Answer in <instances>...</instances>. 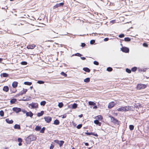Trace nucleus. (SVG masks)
<instances>
[{
	"label": "nucleus",
	"instance_id": "obj_32",
	"mask_svg": "<svg viewBox=\"0 0 149 149\" xmlns=\"http://www.w3.org/2000/svg\"><path fill=\"white\" fill-rule=\"evenodd\" d=\"M41 127L40 126H37L35 128V130L36 131H39L41 129Z\"/></svg>",
	"mask_w": 149,
	"mask_h": 149
},
{
	"label": "nucleus",
	"instance_id": "obj_62",
	"mask_svg": "<svg viewBox=\"0 0 149 149\" xmlns=\"http://www.w3.org/2000/svg\"><path fill=\"white\" fill-rule=\"evenodd\" d=\"M21 143V142H19V143L18 144V145L19 146H21L22 145V144Z\"/></svg>",
	"mask_w": 149,
	"mask_h": 149
},
{
	"label": "nucleus",
	"instance_id": "obj_56",
	"mask_svg": "<svg viewBox=\"0 0 149 149\" xmlns=\"http://www.w3.org/2000/svg\"><path fill=\"white\" fill-rule=\"evenodd\" d=\"M66 117V114H65L64 115H63L62 118H65Z\"/></svg>",
	"mask_w": 149,
	"mask_h": 149
},
{
	"label": "nucleus",
	"instance_id": "obj_53",
	"mask_svg": "<svg viewBox=\"0 0 149 149\" xmlns=\"http://www.w3.org/2000/svg\"><path fill=\"white\" fill-rule=\"evenodd\" d=\"M21 111H22L23 113H26H26H27V112L24 110H21Z\"/></svg>",
	"mask_w": 149,
	"mask_h": 149
},
{
	"label": "nucleus",
	"instance_id": "obj_61",
	"mask_svg": "<svg viewBox=\"0 0 149 149\" xmlns=\"http://www.w3.org/2000/svg\"><path fill=\"white\" fill-rule=\"evenodd\" d=\"M85 144L86 146H88V143H86Z\"/></svg>",
	"mask_w": 149,
	"mask_h": 149
},
{
	"label": "nucleus",
	"instance_id": "obj_63",
	"mask_svg": "<svg viewBox=\"0 0 149 149\" xmlns=\"http://www.w3.org/2000/svg\"><path fill=\"white\" fill-rule=\"evenodd\" d=\"M82 116H83V115L82 114H81V115H79V117H80V118L82 117Z\"/></svg>",
	"mask_w": 149,
	"mask_h": 149
},
{
	"label": "nucleus",
	"instance_id": "obj_28",
	"mask_svg": "<svg viewBox=\"0 0 149 149\" xmlns=\"http://www.w3.org/2000/svg\"><path fill=\"white\" fill-rule=\"evenodd\" d=\"M54 123L55 125H58L59 123V122L58 120L56 119L54 121Z\"/></svg>",
	"mask_w": 149,
	"mask_h": 149
},
{
	"label": "nucleus",
	"instance_id": "obj_37",
	"mask_svg": "<svg viewBox=\"0 0 149 149\" xmlns=\"http://www.w3.org/2000/svg\"><path fill=\"white\" fill-rule=\"evenodd\" d=\"M112 70H113L112 68H111L110 67H108L107 69V71H109V72H111V71H112Z\"/></svg>",
	"mask_w": 149,
	"mask_h": 149
},
{
	"label": "nucleus",
	"instance_id": "obj_21",
	"mask_svg": "<svg viewBox=\"0 0 149 149\" xmlns=\"http://www.w3.org/2000/svg\"><path fill=\"white\" fill-rule=\"evenodd\" d=\"M14 128L15 129H20V125L18 124H15L14 126Z\"/></svg>",
	"mask_w": 149,
	"mask_h": 149
},
{
	"label": "nucleus",
	"instance_id": "obj_8",
	"mask_svg": "<svg viewBox=\"0 0 149 149\" xmlns=\"http://www.w3.org/2000/svg\"><path fill=\"white\" fill-rule=\"evenodd\" d=\"M44 119L46 122L47 123H50L52 120V118L49 116H45L44 117Z\"/></svg>",
	"mask_w": 149,
	"mask_h": 149
},
{
	"label": "nucleus",
	"instance_id": "obj_58",
	"mask_svg": "<svg viewBox=\"0 0 149 149\" xmlns=\"http://www.w3.org/2000/svg\"><path fill=\"white\" fill-rule=\"evenodd\" d=\"M109 40V38H105L104 39V40L105 41H108Z\"/></svg>",
	"mask_w": 149,
	"mask_h": 149
},
{
	"label": "nucleus",
	"instance_id": "obj_17",
	"mask_svg": "<svg viewBox=\"0 0 149 149\" xmlns=\"http://www.w3.org/2000/svg\"><path fill=\"white\" fill-rule=\"evenodd\" d=\"M35 47V45H28L27 46V48L28 49H33Z\"/></svg>",
	"mask_w": 149,
	"mask_h": 149
},
{
	"label": "nucleus",
	"instance_id": "obj_13",
	"mask_svg": "<svg viewBox=\"0 0 149 149\" xmlns=\"http://www.w3.org/2000/svg\"><path fill=\"white\" fill-rule=\"evenodd\" d=\"M27 91V89H24L23 90L19 93V95H22L25 94Z\"/></svg>",
	"mask_w": 149,
	"mask_h": 149
},
{
	"label": "nucleus",
	"instance_id": "obj_2",
	"mask_svg": "<svg viewBox=\"0 0 149 149\" xmlns=\"http://www.w3.org/2000/svg\"><path fill=\"white\" fill-rule=\"evenodd\" d=\"M36 139V137L33 135H30L26 139V142L27 144H29L31 142Z\"/></svg>",
	"mask_w": 149,
	"mask_h": 149
},
{
	"label": "nucleus",
	"instance_id": "obj_11",
	"mask_svg": "<svg viewBox=\"0 0 149 149\" xmlns=\"http://www.w3.org/2000/svg\"><path fill=\"white\" fill-rule=\"evenodd\" d=\"M111 122L115 123H118V121L116 119L114 118L113 117L111 116Z\"/></svg>",
	"mask_w": 149,
	"mask_h": 149
},
{
	"label": "nucleus",
	"instance_id": "obj_40",
	"mask_svg": "<svg viewBox=\"0 0 149 149\" xmlns=\"http://www.w3.org/2000/svg\"><path fill=\"white\" fill-rule=\"evenodd\" d=\"M4 112L3 111L1 110L0 111V115L1 116H4Z\"/></svg>",
	"mask_w": 149,
	"mask_h": 149
},
{
	"label": "nucleus",
	"instance_id": "obj_24",
	"mask_svg": "<svg viewBox=\"0 0 149 149\" xmlns=\"http://www.w3.org/2000/svg\"><path fill=\"white\" fill-rule=\"evenodd\" d=\"M95 118L96 119L98 120H101L102 119V116L100 115H98Z\"/></svg>",
	"mask_w": 149,
	"mask_h": 149
},
{
	"label": "nucleus",
	"instance_id": "obj_4",
	"mask_svg": "<svg viewBox=\"0 0 149 149\" xmlns=\"http://www.w3.org/2000/svg\"><path fill=\"white\" fill-rule=\"evenodd\" d=\"M146 87V85L142 84H138L137 86V88L139 90L145 88Z\"/></svg>",
	"mask_w": 149,
	"mask_h": 149
},
{
	"label": "nucleus",
	"instance_id": "obj_9",
	"mask_svg": "<svg viewBox=\"0 0 149 149\" xmlns=\"http://www.w3.org/2000/svg\"><path fill=\"white\" fill-rule=\"evenodd\" d=\"M116 102H111L109 103L108 106V107L109 108H112L116 104Z\"/></svg>",
	"mask_w": 149,
	"mask_h": 149
},
{
	"label": "nucleus",
	"instance_id": "obj_22",
	"mask_svg": "<svg viewBox=\"0 0 149 149\" xmlns=\"http://www.w3.org/2000/svg\"><path fill=\"white\" fill-rule=\"evenodd\" d=\"M94 123L96 125H98L99 126H100L101 125V123L99 122L98 120H94Z\"/></svg>",
	"mask_w": 149,
	"mask_h": 149
},
{
	"label": "nucleus",
	"instance_id": "obj_44",
	"mask_svg": "<svg viewBox=\"0 0 149 149\" xmlns=\"http://www.w3.org/2000/svg\"><path fill=\"white\" fill-rule=\"evenodd\" d=\"M125 36V35L123 34H122L119 35L118 37L120 38H122Z\"/></svg>",
	"mask_w": 149,
	"mask_h": 149
},
{
	"label": "nucleus",
	"instance_id": "obj_52",
	"mask_svg": "<svg viewBox=\"0 0 149 149\" xmlns=\"http://www.w3.org/2000/svg\"><path fill=\"white\" fill-rule=\"evenodd\" d=\"M93 63L94 64L96 65H99L98 62L97 61H94L93 62Z\"/></svg>",
	"mask_w": 149,
	"mask_h": 149
},
{
	"label": "nucleus",
	"instance_id": "obj_60",
	"mask_svg": "<svg viewBox=\"0 0 149 149\" xmlns=\"http://www.w3.org/2000/svg\"><path fill=\"white\" fill-rule=\"evenodd\" d=\"M97 107L96 106H94L93 107V109H97Z\"/></svg>",
	"mask_w": 149,
	"mask_h": 149
},
{
	"label": "nucleus",
	"instance_id": "obj_43",
	"mask_svg": "<svg viewBox=\"0 0 149 149\" xmlns=\"http://www.w3.org/2000/svg\"><path fill=\"white\" fill-rule=\"evenodd\" d=\"M61 74L63 76H64L65 77H66L67 75L64 72H62L61 73Z\"/></svg>",
	"mask_w": 149,
	"mask_h": 149
},
{
	"label": "nucleus",
	"instance_id": "obj_30",
	"mask_svg": "<svg viewBox=\"0 0 149 149\" xmlns=\"http://www.w3.org/2000/svg\"><path fill=\"white\" fill-rule=\"evenodd\" d=\"M136 109H139V108L141 107V105L140 104L137 103L136 104V106H135Z\"/></svg>",
	"mask_w": 149,
	"mask_h": 149
},
{
	"label": "nucleus",
	"instance_id": "obj_10",
	"mask_svg": "<svg viewBox=\"0 0 149 149\" xmlns=\"http://www.w3.org/2000/svg\"><path fill=\"white\" fill-rule=\"evenodd\" d=\"M64 3H59L56 4L53 7V9H55L56 8L59 7L61 6H62L63 5Z\"/></svg>",
	"mask_w": 149,
	"mask_h": 149
},
{
	"label": "nucleus",
	"instance_id": "obj_29",
	"mask_svg": "<svg viewBox=\"0 0 149 149\" xmlns=\"http://www.w3.org/2000/svg\"><path fill=\"white\" fill-rule=\"evenodd\" d=\"M90 81V79L89 78H87L84 80V81L86 83H88Z\"/></svg>",
	"mask_w": 149,
	"mask_h": 149
},
{
	"label": "nucleus",
	"instance_id": "obj_14",
	"mask_svg": "<svg viewBox=\"0 0 149 149\" xmlns=\"http://www.w3.org/2000/svg\"><path fill=\"white\" fill-rule=\"evenodd\" d=\"M86 134L87 135H93L95 136H97L98 135L97 134H95L93 132H87L86 133Z\"/></svg>",
	"mask_w": 149,
	"mask_h": 149
},
{
	"label": "nucleus",
	"instance_id": "obj_45",
	"mask_svg": "<svg viewBox=\"0 0 149 149\" xmlns=\"http://www.w3.org/2000/svg\"><path fill=\"white\" fill-rule=\"evenodd\" d=\"M126 70L127 72L129 73H130L131 72V71L128 68H127Z\"/></svg>",
	"mask_w": 149,
	"mask_h": 149
},
{
	"label": "nucleus",
	"instance_id": "obj_6",
	"mask_svg": "<svg viewBox=\"0 0 149 149\" xmlns=\"http://www.w3.org/2000/svg\"><path fill=\"white\" fill-rule=\"evenodd\" d=\"M121 50L125 53H128L129 51V48L125 47H122V48H121Z\"/></svg>",
	"mask_w": 149,
	"mask_h": 149
},
{
	"label": "nucleus",
	"instance_id": "obj_25",
	"mask_svg": "<svg viewBox=\"0 0 149 149\" xmlns=\"http://www.w3.org/2000/svg\"><path fill=\"white\" fill-rule=\"evenodd\" d=\"M83 70L86 72H90V70L87 68H83Z\"/></svg>",
	"mask_w": 149,
	"mask_h": 149
},
{
	"label": "nucleus",
	"instance_id": "obj_31",
	"mask_svg": "<svg viewBox=\"0 0 149 149\" xmlns=\"http://www.w3.org/2000/svg\"><path fill=\"white\" fill-rule=\"evenodd\" d=\"M24 84L25 85L30 86L32 84V83L31 82H29L28 81L25 82Z\"/></svg>",
	"mask_w": 149,
	"mask_h": 149
},
{
	"label": "nucleus",
	"instance_id": "obj_27",
	"mask_svg": "<svg viewBox=\"0 0 149 149\" xmlns=\"http://www.w3.org/2000/svg\"><path fill=\"white\" fill-rule=\"evenodd\" d=\"M1 76H3V77H7L8 76V74L6 73H3L1 74Z\"/></svg>",
	"mask_w": 149,
	"mask_h": 149
},
{
	"label": "nucleus",
	"instance_id": "obj_46",
	"mask_svg": "<svg viewBox=\"0 0 149 149\" xmlns=\"http://www.w3.org/2000/svg\"><path fill=\"white\" fill-rule=\"evenodd\" d=\"M81 127L82 125L79 124L77 125V128L78 129H79Z\"/></svg>",
	"mask_w": 149,
	"mask_h": 149
},
{
	"label": "nucleus",
	"instance_id": "obj_38",
	"mask_svg": "<svg viewBox=\"0 0 149 149\" xmlns=\"http://www.w3.org/2000/svg\"><path fill=\"white\" fill-rule=\"evenodd\" d=\"M46 103V102L45 101H44L41 102L40 104L41 105L44 106L45 105Z\"/></svg>",
	"mask_w": 149,
	"mask_h": 149
},
{
	"label": "nucleus",
	"instance_id": "obj_15",
	"mask_svg": "<svg viewBox=\"0 0 149 149\" xmlns=\"http://www.w3.org/2000/svg\"><path fill=\"white\" fill-rule=\"evenodd\" d=\"M6 122L9 124H12L13 123V121L12 120H10L8 118H7L6 119Z\"/></svg>",
	"mask_w": 149,
	"mask_h": 149
},
{
	"label": "nucleus",
	"instance_id": "obj_23",
	"mask_svg": "<svg viewBox=\"0 0 149 149\" xmlns=\"http://www.w3.org/2000/svg\"><path fill=\"white\" fill-rule=\"evenodd\" d=\"M44 113V111H41L40 112L38 113L37 114V116L38 117L41 116L43 115Z\"/></svg>",
	"mask_w": 149,
	"mask_h": 149
},
{
	"label": "nucleus",
	"instance_id": "obj_55",
	"mask_svg": "<svg viewBox=\"0 0 149 149\" xmlns=\"http://www.w3.org/2000/svg\"><path fill=\"white\" fill-rule=\"evenodd\" d=\"M85 45H86V44L84 43H82L81 44V47H83L85 46Z\"/></svg>",
	"mask_w": 149,
	"mask_h": 149
},
{
	"label": "nucleus",
	"instance_id": "obj_19",
	"mask_svg": "<svg viewBox=\"0 0 149 149\" xmlns=\"http://www.w3.org/2000/svg\"><path fill=\"white\" fill-rule=\"evenodd\" d=\"M148 68H138V70L139 72H146V70H147Z\"/></svg>",
	"mask_w": 149,
	"mask_h": 149
},
{
	"label": "nucleus",
	"instance_id": "obj_1",
	"mask_svg": "<svg viewBox=\"0 0 149 149\" xmlns=\"http://www.w3.org/2000/svg\"><path fill=\"white\" fill-rule=\"evenodd\" d=\"M134 110V107L133 106H125L121 107L118 108L117 110L118 111L123 112L129 110L133 111Z\"/></svg>",
	"mask_w": 149,
	"mask_h": 149
},
{
	"label": "nucleus",
	"instance_id": "obj_59",
	"mask_svg": "<svg viewBox=\"0 0 149 149\" xmlns=\"http://www.w3.org/2000/svg\"><path fill=\"white\" fill-rule=\"evenodd\" d=\"M81 58L83 60H84L86 59L85 57H81Z\"/></svg>",
	"mask_w": 149,
	"mask_h": 149
},
{
	"label": "nucleus",
	"instance_id": "obj_34",
	"mask_svg": "<svg viewBox=\"0 0 149 149\" xmlns=\"http://www.w3.org/2000/svg\"><path fill=\"white\" fill-rule=\"evenodd\" d=\"M89 104L90 105L93 106H95L96 104L95 103L92 101H89Z\"/></svg>",
	"mask_w": 149,
	"mask_h": 149
},
{
	"label": "nucleus",
	"instance_id": "obj_48",
	"mask_svg": "<svg viewBox=\"0 0 149 149\" xmlns=\"http://www.w3.org/2000/svg\"><path fill=\"white\" fill-rule=\"evenodd\" d=\"M45 128L43 127L40 130V132L41 133H43L44 132V130H45Z\"/></svg>",
	"mask_w": 149,
	"mask_h": 149
},
{
	"label": "nucleus",
	"instance_id": "obj_47",
	"mask_svg": "<svg viewBox=\"0 0 149 149\" xmlns=\"http://www.w3.org/2000/svg\"><path fill=\"white\" fill-rule=\"evenodd\" d=\"M95 42V40H91L90 42V43L91 44H93Z\"/></svg>",
	"mask_w": 149,
	"mask_h": 149
},
{
	"label": "nucleus",
	"instance_id": "obj_39",
	"mask_svg": "<svg viewBox=\"0 0 149 149\" xmlns=\"http://www.w3.org/2000/svg\"><path fill=\"white\" fill-rule=\"evenodd\" d=\"M63 105V104L62 102L59 103L58 104V106L60 108L62 107Z\"/></svg>",
	"mask_w": 149,
	"mask_h": 149
},
{
	"label": "nucleus",
	"instance_id": "obj_49",
	"mask_svg": "<svg viewBox=\"0 0 149 149\" xmlns=\"http://www.w3.org/2000/svg\"><path fill=\"white\" fill-rule=\"evenodd\" d=\"M27 64V62L25 61H22L21 63V64L22 65H26Z\"/></svg>",
	"mask_w": 149,
	"mask_h": 149
},
{
	"label": "nucleus",
	"instance_id": "obj_12",
	"mask_svg": "<svg viewBox=\"0 0 149 149\" xmlns=\"http://www.w3.org/2000/svg\"><path fill=\"white\" fill-rule=\"evenodd\" d=\"M26 115L27 117L29 116L30 117H32L33 115V114L31 111H30L28 112H27V113H26Z\"/></svg>",
	"mask_w": 149,
	"mask_h": 149
},
{
	"label": "nucleus",
	"instance_id": "obj_7",
	"mask_svg": "<svg viewBox=\"0 0 149 149\" xmlns=\"http://www.w3.org/2000/svg\"><path fill=\"white\" fill-rule=\"evenodd\" d=\"M13 110L17 113L21 111V109L20 108L17 107H14L13 108Z\"/></svg>",
	"mask_w": 149,
	"mask_h": 149
},
{
	"label": "nucleus",
	"instance_id": "obj_50",
	"mask_svg": "<svg viewBox=\"0 0 149 149\" xmlns=\"http://www.w3.org/2000/svg\"><path fill=\"white\" fill-rule=\"evenodd\" d=\"M74 55H75V56H81V54L79 53H77L75 54H74Z\"/></svg>",
	"mask_w": 149,
	"mask_h": 149
},
{
	"label": "nucleus",
	"instance_id": "obj_20",
	"mask_svg": "<svg viewBox=\"0 0 149 149\" xmlns=\"http://www.w3.org/2000/svg\"><path fill=\"white\" fill-rule=\"evenodd\" d=\"M3 90L6 92H8L9 90V88L7 86H4L3 87Z\"/></svg>",
	"mask_w": 149,
	"mask_h": 149
},
{
	"label": "nucleus",
	"instance_id": "obj_35",
	"mask_svg": "<svg viewBox=\"0 0 149 149\" xmlns=\"http://www.w3.org/2000/svg\"><path fill=\"white\" fill-rule=\"evenodd\" d=\"M124 40L125 41L129 42L131 40V39L128 37H126L125 38Z\"/></svg>",
	"mask_w": 149,
	"mask_h": 149
},
{
	"label": "nucleus",
	"instance_id": "obj_33",
	"mask_svg": "<svg viewBox=\"0 0 149 149\" xmlns=\"http://www.w3.org/2000/svg\"><path fill=\"white\" fill-rule=\"evenodd\" d=\"M77 104L76 103H74L72 105V109H75L77 108Z\"/></svg>",
	"mask_w": 149,
	"mask_h": 149
},
{
	"label": "nucleus",
	"instance_id": "obj_26",
	"mask_svg": "<svg viewBox=\"0 0 149 149\" xmlns=\"http://www.w3.org/2000/svg\"><path fill=\"white\" fill-rule=\"evenodd\" d=\"M17 101V100L16 99H12L10 101V102L11 104H13L14 103Z\"/></svg>",
	"mask_w": 149,
	"mask_h": 149
},
{
	"label": "nucleus",
	"instance_id": "obj_36",
	"mask_svg": "<svg viewBox=\"0 0 149 149\" xmlns=\"http://www.w3.org/2000/svg\"><path fill=\"white\" fill-rule=\"evenodd\" d=\"M129 128L130 130H132L134 128V126L133 125H130L129 126Z\"/></svg>",
	"mask_w": 149,
	"mask_h": 149
},
{
	"label": "nucleus",
	"instance_id": "obj_64",
	"mask_svg": "<svg viewBox=\"0 0 149 149\" xmlns=\"http://www.w3.org/2000/svg\"><path fill=\"white\" fill-rule=\"evenodd\" d=\"M115 21L114 20H112L110 21L111 23H113Z\"/></svg>",
	"mask_w": 149,
	"mask_h": 149
},
{
	"label": "nucleus",
	"instance_id": "obj_57",
	"mask_svg": "<svg viewBox=\"0 0 149 149\" xmlns=\"http://www.w3.org/2000/svg\"><path fill=\"white\" fill-rule=\"evenodd\" d=\"M54 147V146L52 144H51V146H50V149H53Z\"/></svg>",
	"mask_w": 149,
	"mask_h": 149
},
{
	"label": "nucleus",
	"instance_id": "obj_41",
	"mask_svg": "<svg viewBox=\"0 0 149 149\" xmlns=\"http://www.w3.org/2000/svg\"><path fill=\"white\" fill-rule=\"evenodd\" d=\"M137 70V68L136 67H134L132 68V71L133 72H135Z\"/></svg>",
	"mask_w": 149,
	"mask_h": 149
},
{
	"label": "nucleus",
	"instance_id": "obj_5",
	"mask_svg": "<svg viewBox=\"0 0 149 149\" xmlns=\"http://www.w3.org/2000/svg\"><path fill=\"white\" fill-rule=\"evenodd\" d=\"M54 142L55 143L58 144L60 147H61L63 145V143H64V141H59L58 140H55L54 141Z\"/></svg>",
	"mask_w": 149,
	"mask_h": 149
},
{
	"label": "nucleus",
	"instance_id": "obj_42",
	"mask_svg": "<svg viewBox=\"0 0 149 149\" xmlns=\"http://www.w3.org/2000/svg\"><path fill=\"white\" fill-rule=\"evenodd\" d=\"M37 83L39 84H43L44 83V82L43 81H37Z\"/></svg>",
	"mask_w": 149,
	"mask_h": 149
},
{
	"label": "nucleus",
	"instance_id": "obj_51",
	"mask_svg": "<svg viewBox=\"0 0 149 149\" xmlns=\"http://www.w3.org/2000/svg\"><path fill=\"white\" fill-rule=\"evenodd\" d=\"M17 141L19 142H21L22 141V139L21 138H18Z\"/></svg>",
	"mask_w": 149,
	"mask_h": 149
},
{
	"label": "nucleus",
	"instance_id": "obj_54",
	"mask_svg": "<svg viewBox=\"0 0 149 149\" xmlns=\"http://www.w3.org/2000/svg\"><path fill=\"white\" fill-rule=\"evenodd\" d=\"M143 46L145 47H147L148 46V45L146 43H143Z\"/></svg>",
	"mask_w": 149,
	"mask_h": 149
},
{
	"label": "nucleus",
	"instance_id": "obj_16",
	"mask_svg": "<svg viewBox=\"0 0 149 149\" xmlns=\"http://www.w3.org/2000/svg\"><path fill=\"white\" fill-rule=\"evenodd\" d=\"M31 98L30 96H27L26 98H25V97L23 98V99L22 100L26 101L30 100H31Z\"/></svg>",
	"mask_w": 149,
	"mask_h": 149
},
{
	"label": "nucleus",
	"instance_id": "obj_3",
	"mask_svg": "<svg viewBox=\"0 0 149 149\" xmlns=\"http://www.w3.org/2000/svg\"><path fill=\"white\" fill-rule=\"evenodd\" d=\"M29 107L32 109H36L38 108V104L36 103L32 102L29 104Z\"/></svg>",
	"mask_w": 149,
	"mask_h": 149
},
{
	"label": "nucleus",
	"instance_id": "obj_18",
	"mask_svg": "<svg viewBox=\"0 0 149 149\" xmlns=\"http://www.w3.org/2000/svg\"><path fill=\"white\" fill-rule=\"evenodd\" d=\"M18 82L16 81H14L12 84V86L14 88H15L17 86Z\"/></svg>",
	"mask_w": 149,
	"mask_h": 149
}]
</instances>
